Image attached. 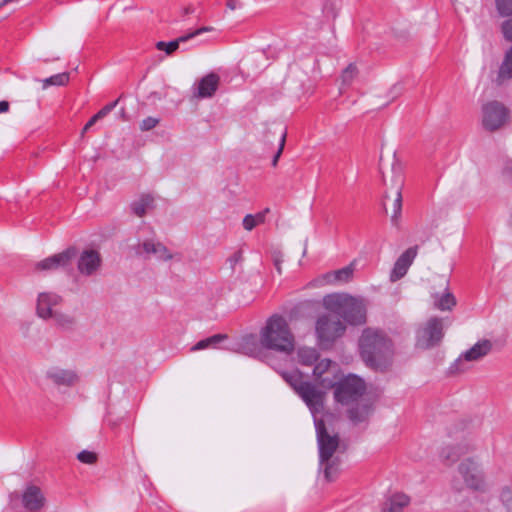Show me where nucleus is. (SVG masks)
<instances>
[{
  "label": "nucleus",
  "instance_id": "obj_1",
  "mask_svg": "<svg viewBox=\"0 0 512 512\" xmlns=\"http://www.w3.org/2000/svg\"><path fill=\"white\" fill-rule=\"evenodd\" d=\"M358 346L360 356L368 367L383 372L392 366L395 355L394 343L384 331L365 328Z\"/></svg>",
  "mask_w": 512,
  "mask_h": 512
},
{
  "label": "nucleus",
  "instance_id": "obj_2",
  "mask_svg": "<svg viewBox=\"0 0 512 512\" xmlns=\"http://www.w3.org/2000/svg\"><path fill=\"white\" fill-rule=\"evenodd\" d=\"M379 169L382 176V181L386 190L384 192L383 207L388 213V201L392 200L391 219L393 222L400 216L402 208V188L404 186V169L403 164L393 152L391 155L384 157L380 156Z\"/></svg>",
  "mask_w": 512,
  "mask_h": 512
},
{
  "label": "nucleus",
  "instance_id": "obj_3",
  "mask_svg": "<svg viewBox=\"0 0 512 512\" xmlns=\"http://www.w3.org/2000/svg\"><path fill=\"white\" fill-rule=\"evenodd\" d=\"M315 381L325 389H334L336 403L346 406L350 412L352 401V377L344 375L336 363L328 359H321L313 370Z\"/></svg>",
  "mask_w": 512,
  "mask_h": 512
},
{
  "label": "nucleus",
  "instance_id": "obj_4",
  "mask_svg": "<svg viewBox=\"0 0 512 512\" xmlns=\"http://www.w3.org/2000/svg\"><path fill=\"white\" fill-rule=\"evenodd\" d=\"M259 341L263 348L278 353L291 354L295 350L296 338L286 317L271 315L259 331Z\"/></svg>",
  "mask_w": 512,
  "mask_h": 512
},
{
  "label": "nucleus",
  "instance_id": "obj_5",
  "mask_svg": "<svg viewBox=\"0 0 512 512\" xmlns=\"http://www.w3.org/2000/svg\"><path fill=\"white\" fill-rule=\"evenodd\" d=\"M63 297L53 291H43L36 298V315L43 320H53L61 328H70L76 323L75 317L62 311Z\"/></svg>",
  "mask_w": 512,
  "mask_h": 512
},
{
  "label": "nucleus",
  "instance_id": "obj_6",
  "mask_svg": "<svg viewBox=\"0 0 512 512\" xmlns=\"http://www.w3.org/2000/svg\"><path fill=\"white\" fill-rule=\"evenodd\" d=\"M377 397L376 389L354 374V425L368 420Z\"/></svg>",
  "mask_w": 512,
  "mask_h": 512
},
{
  "label": "nucleus",
  "instance_id": "obj_7",
  "mask_svg": "<svg viewBox=\"0 0 512 512\" xmlns=\"http://www.w3.org/2000/svg\"><path fill=\"white\" fill-rule=\"evenodd\" d=\"M443 337V320L438 317H431L416 329L415 347L421 350L432 349L440 345Z\"/></svg>",
  "mask_w": 512,
  "mask_h": 512
},
{
  "label": "nucleus",
  "instance_id": "obj_8",
  "mask_svg": "<svg viewBox=\"0 0 512 512\" xmlns=\"http://www.w3.org/2000/svg\"><path fill=\"white\" fill-rule=\"evenodd\" d=\"M458 473L465 486L474 491H484L486 488L485 474L481 465L474 458L464 459L458 466Z\"/></svg>",
  "mask_w": 512,
  "mask_h": 512
},
{
  "label": "nucleus",
  "instance_id": "obj_9",
  "mask_svg": "<svg viewBox=\"0 0 512 512\" xmlns=\"http://www.w3.org/2000/svg\"><path fill=\"white\" fill-rule=\"evenodd\" d=\"M345 326L335 315H323L316 323V333L322 345L329 344L341 337Z\"/></svg>",
  "mask_w": 512,
  "mask_h": 512
},
{
  "label": "nucleus",
  "instance_id": "obj_10",
  "mask_svg": "<svg viewBox=\"0 0 512 512\" xmlns=\"http://www.w3.org/2000/svg\"><path fill=\"white\" fill-rule=\"evenodd\" d=\"M509 117V110L498 101H491L482 107V124L488 131H496L503 127Z\"/></svg>",
  "mask_w": 512,
  "mask_h": 512
},
{
  "label": "nucleus",
  "instance_id": "obj_11",
  "mask_svg": "<svg viewBox=\"0 0 512 512\" xmlns=\"http://www.w3.org/2000/svg\"><path fill=\"white\" fill-rule=\"evenodd\" d=\"M492 347L493 345L490 340L484 339L478 341L454 362L451 369H454L457 372H464L468 370L469 366L466 365L467 362L480 361L491 352Z\"/></svg>",
  "mask_w": 512,
  "mask_h": 512
},
{
  "label": "nucleus",
  "instance_id": "obj_12",
  "mask_svg": "<svg viewBox=\"0 0 512 512\" xmlns=\"http://www.w3.org/2000/svg\"><path fill=\"white\" fill-rule=\"evenodd\" d=\"M102 265V257L99 250L86 248L78 259V270L80 274L90 276L97 273Z\"/></svg>",
  "mask_w": 512,
  "mask_h": 512
},
{
  "label": "nucleus",
  "instance_id": "obj_13",
  "mask_svg": "<svg viewBox=\"0 0 512 512\" xmlns=\"http://www.w3.org/2000/svg\"><path fill=\"white\" fill-rule=\"evenodd\" d=\"M76 251L74 248H69L58 254L43 259L35 264L36 271H55L60 268L66 267L75 257Z\"/></svg>",
  "mask_w": 512,
  "mask_h": 512
},
{
  "label": "nucleus",
  "instance_id": "obj_14",
  "mask_svg": "<svg viewBox=\"0 0 512 512\" xmlns=\"http://www.w3.org/2000/svg\"><path fill=\"white\" fill-rule=\"evenodd\" d=\"M45 377L57 386H73L79 381L77 373L72 369H64L58 366L50 367L45 372Z\"/></svg>",
  "mask_w": 512,
  "mask_h": 512
},
{
  "label": "nucleus",
  "instance_id": "obj_15",
  "mask_svg": "<svg viewBox=\"0 0 512 512\" xmlns=\"http://www.w3.org/2000/svg\"><path fill=\"white\" fill-rule=\"evenodd\" d=\"M138 253L147 256H155L158 260L169 261L174 258V253L163 243L154 239H148L138 245Z\"/></svg>",
  "mask_w": 512,
  "mask_h": 512
},
{
  "label": "nucleus",
  "instance_id": "obj_16",
  "mask_svg": "<svg viewBox=\"0 0 512 512\" xmlns=\"http://www.w3.org/2000/svg\"><path fill=\"white\" fill-rule=\"evenodd\" d=\"M22 504L30 512L41 510L46 504L42 489L36 485L27 486L22 494Z\"/></svg>",
  "mask_w": 512,
  "mask_h": 512
},
{
  "label": "nucleus",
  "instance_id": "obj_17",
  "mask_svg": "<svg viewBox=\"0 0 512 512\" xmlns=\"http://www.w3.org/2000/svg\"><path fill=\"white\" fill-rule=\"evenodd\" d=\"M317 431L321 461H328L338 447V437L330 435L322 423L317 425Z\"/></svg>",
  "mask_w": 512,
  "mask_h": 512
},
{
  "label": "nucleus",
  "instance_id": "obj_18",
  "mask_svg": "<svg viewBox=\"0 0 512 512\" xmlns=\"http://www.w3.org/2000/svg\"><path fill=\"white\" fill-rule=\"evenodd\" d=\"M417 255V247L408 248L401 256L397 259L394 267L390 274V280L395 282L407 273L409 266L412 264L414 258Z\"/></svg>",
  "mask_w": 512,
  "mask_h": 512
},
{
  "label": "nucleus",
  "instance_id": "obj_19",
  "mask_svg": "<svg viewBox=\"0 0 512 512\" xmlns=\"http://www.w3.org/2000/svg\"><path fill=\"white\" fill-rule=\"evenodd\" d=\"M411 503V497L402 492L396 491L390 494L383 503L382 512H404Z\"/></svg>",
  "mask_w": 512,
  "mask_h": 512
},
{
  "label": "nucleus",
  "instance_id": "obj_20",
  "mask_svg": "<svg viewBox=\"0 0 512 512\" xmlns=\"http://www.w3.org/2000/svg\"><path fill=\"white\" fill-rule=\"evenodd\" d=\"M324 306L335 312H344L346 307L352 303V298L348 294H330L323 299Z\"/></svg>",
  "mask_w": 512,
  "mask_h": 512
},
{
  "label": "nucleus",
  "instance_id": "obj_21",
  "mask_svg": "<svg viewBox=\"0 0 512 512\" xmlns=\"http://www.w3.org/2000/svg\"><path fill=\"white\" fill-rule=\"evenodd\" d=\"M219 85V76L210 73L203 77L198 84L197 96L200 98L212 97Z\"/></svg>",
  "mask_w": 512,
  "mask_h": 512
},
{
  "label": "nucleus",
  "instance_id": "obj_22",
  "mask_svg": "<svg viewBox=\"0 0 512 512\" xmlns=\"http://www.w3.org/2000/svg\"><path fill=\"white\" fill-rule=\"evenodd\" d=\"M298 394L311 407L320 405L324 399V392L309 382H306Z\"/></svg>",
  "mask_w": 512,
  "mask_h": 512
},
{
  "label": "nucleus",
  "instance_id": "obj_23",
  "mask_svg": "<svg viewBox=\"0 0 512 512\" xmlns=\"http://www.w3.org/2000/svg\"><path fill=\"white\" fill-rule=\"evenodd\" d=\"M471 450L473 447L470 445L447 446L442 449L440 457L447 465H451Z\"/></svg>",
  "mask_w": 512,
  "mask_h": 512
},
{
  "label": "nucleus",
  "instance_id": "obj_24",
  "mask_svg": "<svg viewBox=\"0 0 512 512\" xmlns=\"http://www.w3.org/2000/svg\"><path fill=\"white\" fill-rule=\"evenodd\" d=\"M240 349L244 354L247 355H258L261 353V350L263 349L262 345L260 344L259 337L257 338L256 335L249 334L245 335L240 344Z\"/></svg>",
  "mask_w": 512,
  "mask_h": 512
},
{
  "label": "nucleus",
  "instance_id": "obj_25",
  "mask_svg": "<svg viewBox=\"0 0 512 512\" xmlns=\"http://www.w3.org/2000/svg\"><path fill=\"white\" fill-rule=\"evenodd\" d=\"M154 197L150 194H144L132 204V209L138 217H143L147 212L154 209Z\"/></svg>",
  "mask_w": 512,
  "mask_h": 512
},
{
  "label": "nucleus",
  "instance_id": "obj_26",
  "mask_svg": "<svg viewBox=\"0 0 512 512\" xmlns=\"http://www.w3.org/2000/svg\"><path fill=\"white\" fill-rule=\"evenodd\" d=\"M227 339L226 334H216L206 339L200 340L190 349L191 352H196L205 349H216L218 345Z\"/></svg>",
  "mask_w": 512,
  "mask_h": 512
},
{
  "label": "nucleus",
  "instance_id": "obj_27",
  "mask_svg": "<svg viewBox=\"0 0 512 512\" xmlns=\"http://www.w3.org/2000/svg\"><path fill=\"white\" fill-rule=\"evenodd\" d=\"M512 78V47L506 52L499 68L496 83L501 85L505 80Z\"/></svg>",
  "mask_w": 512,
  "mask_h": 512
},
{
  "label": "nucleus",
  "instance_id": "obj_28",
  "mask_svg": "<svg viewBox=\"0 0 512 512\" xmlns=\"http://www.w3.org/2000/svg\"><path fill=\"white\" fill-rule=\"evenodd\" d=\"M319 354L316 349L311 347H299L297 350V360L299 363L310 366L318 361Z\"/></svg>",
  "mask_w": 512,
  "mask_h": 512
},
{
  "label": "nucleus",
  "instance_id": "obj_29",
  "mask_svg": "<svg viewBox=\"0 0 512 512\" xmlns=\"http://www.w3.org/2000/svg\"><path fill=\"white\" fill-rule=\"evenodd\" d=\"M352 278V269L347 266L341 270L329 273L325 276V280L330 284L346 283Z\"/></svg>",
  "mask_w": 512,
  "mask_h": 512
},
{
  "label": "nucleus",
  "instance_id": "obj_30",
  "mask_svg": "<svg viewBox=\"0 0 512 512\" xmlns=\"http://www.w3.org/2000/svg\"><path fill=\"white\" fill-rule=\"evenodd\" d=\"M282 377L297 393H299L301 388L306 384V381L303 380V375L296 370L283 372Z\"/></svg>",
  "mask_w": 512,
  "mask_h": 512
},
{
  "label": "nucleus",
  "instance_id": "obj_31",
  "mask_svg": "<svg viewBox=\"0 0 512 512\" xmlns=\"http://www.w3.org/2000/svg\"><path fill=\"white\" fill-rule=\"evenodd\" d=\"M366 311L364 299L354 297V326L366 323Z\"/></svg>",
  "mask_w": 512,
  "mask_h": 512
},
{
  "label": "nucleus",
  "instance_id": "obj_32",
  "mask_svg": "<svg viewBox=\"0 0 512 512\" xmlns=\"http://www.w3.org/2000/svg\"><path fill=\"white\" fill-rule=\"evenodd\" d=\"M268 209L265 211L259 212L257 214H248L243 219V228L247 231H251L256 226L263 224L265 221L266 214Z\"/></svg>",
  "mask_w": 512,
  "mask_h": 512
},
{
  "label": "nucleus",
  "instance_id": "obj_33",
  "mask_svg": "<svg viewBox=\"0 0 512 512\" xmlns=\"http://www.w3.org/2000/svg\"><path fill=\"white\" fill-rule=\"evenodd\" d=\"M69 79H70V75L67 72L53 75V76L46 78L42 81L43 89L48 88L50 85L64 86V85L68 84Z\"/></svg>",
  "mask_w": 512,
  "mask_h": 512
},
{
  "label": "nucleus",
  "instance_id": "obj_34",
  "mask_svg": "<svg viewBox=\"0 0 512 512\" xmlns=\"http://www.w3.org/2000/svg\"><path fill=\"white\" fill-rule=\"evenodd\" d=\"M436 307L440 310H451L456 305V299L452 293L446 292L435 303Z\"/></svg>",
  "mask_w": 512,
  "mask_h": 512
},
{
  "label": "nucleus",
  "instance_id": "obj_35",
  "mask_svg": "<svg viewBox=\"0 0 512 512\" xmlns=\"http://www.w3.org/2000/svg\"><path fill=\"white\" fill-rule=\"evenodd\" d=\"M77 459L84 463L93 465L98 460V455L93 451L83 450L77 454Z\"/></svg>",
  "mask_w": 512,
  "mask_h": 512
},
{
  "label": "nucleus",
  "instance_id": "obj_36",
  "mask_svg": "<svg viewBox=\"0 0 512 512\" xmlns=\"http://www.w3.org/2000/svg\"><path fill=\"white\" fill-rule=\"evenodd\" d=\"M500 501L507 512H512V492L509 487H503L500 492Z\"/></svg>",
  "mask_w": 512,
  "mask_h": 512
},
{
  "label": "nucleus",
  "instance_id": "obj_37",
  "mask_svg": "<svg viewBox=\"0 0 512 512\" xmlns=\"http://www.w3.org/2000/svg\"><path fill=\"white\" fill-rule=\"evenodd\" d=\"M156 48L165 51L167 55H171L179 48V41L174 40L169 43L159 41L156 43Z\"/></svg>",
  "mask_w": 512,
  "mask_h": 512
},
{
  "label": "nucleus",
  "instance_id": "obj_38",
  "mask_svg": "<svg viewBox=\"0 0 512 512\" xmlns=\"http://www.w3.org/2000/svg\"><path fill=\"white\" fill-rule=\"evenodd\" d=\"M496 6L500 15H512V0H496Z\"/></svg>",
  "mask_w": 512,
  "mask_h": 512
},
{
  "label": "nucleus",
  "instance_id": "obj_39",
  "mask_svg": "<svg viewBox=\"0 0 512 512\" xmlns=\"http://www.w3.org/2000/svg\"><path fill=\"white\" fill-rule=\"evenodd\" d=\"M212 30H213L212 27H202V28H199V29H197V30L187 34V35L180 36L178 39H176V41H179V44H180V43L186 42V41H188V40H190V39H192V38H194V37H196V36H198V35H200V34H202L204 32H210Z\"/></svg>",
  "mask_w": 512,
  "mask_h": 512
},
{
  "label": "nucleus",
  "instance_id": "obj_40",
  "mask_svg": "<svg viewBox=\"0 0 512 512\" xmlns=\"http://www.w3.org/2000/svg\"><path fill=\"white\" fill-rule=\"evenodd\" d=\"M159 123V120L154 117H147L146 119L142 120L140 123V129L142 131H149L157 126Z\"/></svg>",
  "mask_w": 512,
  "mask_h": 512
},
{
  "label": "nucleus",
  "instance_id": "obj_41",
  "mask_svg": "<svg viewBox=\"0 0 512 512\" xmlns=\"http://www.w3.org/2000/svg\"><path fill=\"white\" fill-rule=\"evenodd\" d=\"M322 463L325 465L324 467V475H325V478L328 480V481H332L333 480V474L336 472V467L328 461H322Z\"/></svg>",
  "mask_w": 512,
  "mask_h": 512
},
{
  "label": "nucleus",
  "instance_id": "obj_42",
  "mask_svg": "<svg viewBox=\"0 0 512 512\" xmlns=\"http://www.w3.org/2000/svg\"><path fill=\"white\" fill-rule=\"evenodd\" d=\"M116 104H117V101H115L112 104H108V105L104 106L93 117L96 119V121L104 118L106 115H108L111 112V110L115 107Z\"/></svg>",
  "mask_w": 512,
  "mask_h": 512
},
{
  "label": "nucleus",
  "instance_id": "obj_43",
  "mask_svg": "<svg viewBox=\"0 0 512 512\" xmlns=\"http://www.w3.org/2000/svg\"><path fill=\"white\" fill-rule=\"evenodd\" d=\"M502 32L504 37L512 42V18L503 22Z\"/></svg>",
  "mask_w": 512,
  "mask_h": 512
},
{
  "label": "nucleus",
  "instance_id": "obj_44",
  "mask_svg": "<svg viewBox=\"0 0 512 512\" xmlns=\"http://www.w3.org/2000/svg\"><path fill=\"white\" fill-rule=\"evenodd\" d=\"M285 140H286V133H284V134L282 135L279 150H278V152H277V154L275 155L274 160H273V165H274V166L277 164L278 159H279V157H280V155H281V153H282V151H283V149H284Z\"/></svg>",
  "mask_w": 512,
  "mask_h": 512
},
{
  "label": "nucleus",
  "instance_id": "obj_45",
  "mask_svg": "<svg viewBox=\"0 0 512 512\" xmlns=\"http://www.w3.org/2000/svg\"><path fill=\"white\" fill-rule=\"evenodd\" d=\"M403 87L401 84H396L390 89V95L393 99L397 98L399 95L402 94Z\"/></svg>",
  "mask_w": 512,
  "mask_h": 512
},
{
  "label": "nucleus",
  "instance_id": "obj_46",
  "mask_svg": "<svg viewBox=\"0 0 512 512\" xmlns=\"http://www.w3.org/2000/svg\"><path fill=\"white\" fill-rule=\"evenodd\" d=\"M96 119L92 117L83 127L81 136H84V134L96 123Z\"/></svg>",
  "mask_w": 512,
  "mask_h": 512
},
{
  "label": "nucleus",
  "instance_id": "obj_47",
  "mask_svg": "<svg viewBox=\"0 0 512 512\" xmlns=\"http://www.w3.org/2000/svg\"><path fill=\"white\" fill-rule=\"evenodd\" d=\"M9 110V103L7 101L0 102V113H5Z\"/></svg>",
  "mask_w": 512,
  "mask_h": 512
},
{
  "label": "nucleus",
  "instance_id": "obj_48",
  "mask_svg": "<svg viewBox=\"0 0 512 512\" xmlns=\"http://www.w3.org/2000/svg\"><path fill=\"white\" fill-rule=\"evenodd\" d=\"M352 77V73L349 71V69H346L343 73V82H349Z\"/></svg>",
  "mask_w": 512,
  "mask_h": 512
},
{
  "label": "nucleus",
  "instance_id": "obj_49",
  "mask_svg": "<svg viewBox=\"0 0 512 512\" xmlns=\"http://www.w3.org/2000/svg\"><path fill=\"white\" fill-rule=\"evenodd\" d=\"M275 266H276V269L279 273H281V267H280V260L279 259H275Z\"/></svg>",
  "mask_w": 512,
  "mask_h": 512
},
{
  "label": "nucleus",
  "instance_id": "obj_50",
  "mask_svg": "<svg viewBox=\"0 0 512 512\" xmlns=\"http://www.w3.org/2000/svg\"><path fill=\"white\" fill-rule=\"evenodd\" d=\"M454 488H455L456 490H458V491H460V490L462 489L461 487H458V486H456L455 484H454Z\"/></svg>",
  "mask_w": 512,
  "mask_h": 512
},
{
  "label": "nucleus",
  "instance_id": "obj_51",
  "mask_svg": "<svg viewBox=\"0 0 512 512\" xmlns=\"http://www.w3.org/2000/svg\"><path fill=\"white\" fill-rule=\"evenodd\" d=\"M185 13H186V14L190 13V8H186V9H185Z\"/></svg>",
  "mask_w": 512,
  "mask_h": 512
},
{
  "label": "nucleus",
  "instance_id": "obj_52",
  "mask_svg": "<svg viewBox=\"0 0 512 512\" xmlns=\"http://www.w3.org/2000/svg\"><path fill=\"white\" fill-rule=\"evenodd\" d=\"M510 225L512 226V214H511V218H510Z\"/></svg>",
  "mask_w": 512,
  "mask_h": 512
}]
</instances>
